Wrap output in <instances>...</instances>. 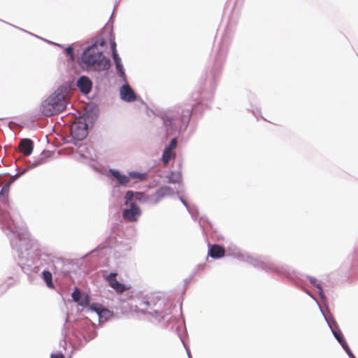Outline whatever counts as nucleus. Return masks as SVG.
<instances>
[{
    "mask_svg": "<svg viewBox=\"0 0 358 358\" xmlns=\"http://www.w3.org/2000/svg\"><path fill=\"white\" fill-rule=\"evenodd\" d=\"M96 43H97L98 44V47L101 49V48H103L105 44H106V42L104 41H96Z\"/></svg>",
    "mask_w": 358,
    "mask_h": 358,
    "instance_id": "nucleus-39",
    "label": "nucleus"
},
{
    "mask_svg": "<svg viewBox=\"0 0 358 358\" xmlns=\"http://www.w3.org/2000/svg\"><path fill=\"white\" fill-rule=\"evenodd\" d=\"M174 193V190L168 186H164L158 189L152 194H145L141 192H134L128 190L124 196L126 199V203L129 201H138L140 203H145L150 206L157 205L166 196L171 195Z\"/></svg>",
    "mask_w": 358,
    "mask_h": 358,
    "instance_id": "nucleus-6",
    "label": "nucleus"
},
{
    "mask_svg": "<svg viewBox=\"0 0 358 358\" xmlns=\"http://www.w3.org/2000/svg\"><path fill=\"white\" fill-rule=\"evenodd\" d=\"M109 173L111 176L116 180V186L127 187L129 183V177L122 174L120 171L114 169H110Z\"/></svg>",
    "mask_w": 358,
    "mask_h": 358,
    "instance_id": "nucleus-14",
    "label": "nucleus"
},
{
    "mask_svg": "<svg viewBox=\"0 0 358 358\" xmlns=\"http://www.w3.org/2000/svg\"><path fill=\"white\" fill-rule=\"evenodd\" d=\"M117 273L116 272L110 273L105 277V280L108 282V285L113 288L117 293L121 294L129 289L124 284L119 282L117 280Z\"/></svg>",
    "mask_w": 358,
    "mask_h": 358,
    "instance_id": "nucleus-11",
    "label": "nucleus"
},
{
    "mask_svg": "<svg viewBox=\"0 0 358 358\" xmlns=\"http://www.w3.org/2000/svg\"><path fill=\"white\" fill-rule=\"evenodd\" d=\"M342 348L345 350V352L347 353V355H348L349 357H352V355H354L352 354V351L350 350L348 343L345 344L344 346H343Z\"/></svg>",
    "mask_w": 358,
    "mask_h": 358,
    "instance_id": "nucleus-32",
    "label": "nucleus"
},
{
    "mask_svg": "<svg viewBox=\"0 0 358 358\" xmlns=\"http://www.w3.org/2000/svg\"><path fill=\"white\" fill-rule=\"evenodd\" d=\"M324 317L328 324V326L331 329L334 338L340 343V345L343 347L344 346L345 344H347L344 336L341 329H339L336 322L333 319L331 320H329L324 315Z\"/></svg>",
    "mask_w": 358,
    "mask_h": 358,
    "instance_id": "nucleus-12",
    "label": "nucleus"
},
{
    "mask_svg": "<svg viewBox=\"0 0 358 358\" xmlns=\"http://www.w3.org/2000/svg\"><path fill=\"white\" fill-rule=\"evenodd\" d=\"M13 27L17 28V27H16V26H13ZM17 29H20V30H22V31H23L26 32V33H28V34H31V35H32V36H35V37H38V36H36V35H35V34H31V33L29 32L28 31L24 30V29H21V28H19V27H17Z\"/></svg>",
    "mask_w": 358,
    "mask_h": 358,
    "instance_id": "nucleus-44",
    "label": "nucleus"
},
{
    "mask_svg": "<svg viewBox=\"0 0 358 358\" xmlns=\"http://www.w3.org/2000/svg\"><path fill=\"white\" fill-rule=\"evenodd\" d=\"M65 53L67 55L70 56L72 59H74L73 48V47L71 45L68 46L65 49Z\"/></svg>",
    "mask_w": 358,
    "mask_h": 358,
    "instance_id": "nucleus-30",
    "label": "nucleus"
},
{
    "mask_svg": "<svg viewBox=\"0 0 358 358\" xmlns=\"http://www.w3.org/2000/svg\"><path fill=\"white\" fill-rule=\"evenodd\" d=\"M308 295H309L312 299H313L316 301L317 304V305L319 306V307H320V309L321 312L322 313V314H323V315H324V313H323V311H322V308H321V306H320V305L319 302L317 301V299L313 296V295H312V294H311V293H309V294H308Z\"/></svg>",
    "mask_w": 358,
    "mask_h": 358,
    "instance_id": "nucleus-38",
    "label": "nucleus"
},
{
    "mask_svg": "<svg viewBox=\"0 0 358 358\" xmlns=\"http://www.w3.org/2000/svg\"><path fill=\"white\" fill-rule=\"evenodd\" d=\"M128 177H129V180L131 178L136 179L138 181H144L147 179V174L133 171L129 173Z\"/></svg>",
    "mask_w": 358,
    "mask_h": 358,
    "instance_id": "nucleus-23",
    "label": "nucleus"
},
{
    "mask_svg": "<svg viewBox=\"0 0 358 358\" xmlns=\"http://www.w3.org/2000/svg\"><path fill=\"white\" fill-rule=\"evenodd\" d=\"M25 171L24 170L23 172H22V174L24 173ZM22 175V173H16L15 174L14 176H13L9 180L10 181H12V183L17 179L20 176Z\"/></svg>",
    "mask_w": 358,
    "mask_h": 358,
    "instance_id": "nucleus-36",
    "label": "nucleus"
},
{
    "mask_svg": "<svg viewBox=\"0 0 358 358\" xmlns=\"http://www.w3.org/2000/svg\"><path fill=\"white\" fill-rule=\"evenodd\" d=\"M82 62L90 69L96 71H106L110 67V60L103 55L102 49L94 43L87 47L81 55Z\"/></svg>",
    "mask_w": 358,
    "mask_h": 358,
    "instance_id": "nucleus-5",
    "label": "nucleus"
},
{
    "mask_svg": "<svg viewBox=\"0 0 358 358\" xmlns=\"http://www.w3.org/2000/svg\"><path fill=\"white\" fill-rule=\"evenodd\" d=\"M103 248H103V247H102V246H101V245H100V246H98L96 249H94V250H92V251L90 252V253H94V252H96V251H99V250H102V249H103Z\"/></svg>",
    "mask_w": 358,
    "mask_h": 358,
    "instance_id": "nucleus-43",
    "label": "nucleus"
},
{
    "mask_svg": "<svg viewBox=\"0 0 358 358\" xmlns=\"http://www.w3.org/2000/svg\"><path fill=\"white\" fill-rule=\"evenodd\" d=\"M44 163V159L43 157H38V159H35L32 164H31L30 167L31 168H35L42 164Z\"/></svg>",
    "mask_w": 358,
    "mask_h": 358,
    "instance_id": "nucleus-28",
    "label": "nucleus"
},
{
    "mask_svg": "<svg viewBox=\"0 0 358 358\" xmlns=\"http://www.w3.org/2000/svg\"><path fill=\"white\" fill-rule=\"evenodd\" d=\"M120 96L122 101L125 102H133L136 100L137 96L131 87L128 84L127 80L120 88Z\"/></svg>",
    "mask_w": 358,
    "mask_h": 358,
    "instance_id": "nucleus-13",
    "label": "nucleus"
},
{
    "mask_svg": "<svg viewBox=\"0 0 358 358\" xmlns=\"http://www.w3.org/2000/svg\"><path fill=\"white\" fill-rule=\"evenodd\" d=\"M116 73L117 76L120 78V80L123 83H126L127 81V76L125 73V69L124 68V66L122 63L115 64Z\"/></svg>",
    "mask_w": 358,
    "mask_h": 358,
    "instance_id": "nucleus-22",
    "label": "nucleus"
},
{
    "mask_svg": "<svg viewBox=\"0 0 358 358\" xmlns=\"http://www.w3.org/2000/svg\"><path fill=\"white\" fill-rule=\"evenodd\" d=\"M175 157L176 155L173 151L164 149L162 154V160L164 164H167L170 160L173 158H175Z\"/></svg>",
    "mask_w": 358,
    "mask_h": 358,
    "instance_id": "nucleus-24",
    "label": "nucleus"
},
{
    "mask_svg": "<svg viewBox=\"0 0 358 358\" xmlns=\"http://www.w3.org/2000/svg\"><path fill=\"white\" fill-rule=\"evenodd\" d=\"M177 145L178 141L176 138H173L171 140L169 145L165 149L173 151V150L177 147Z\"/></svg>",
    "mask_w": 358,
    "mask_h": 358,
    "instance_id": "nucleus-26",
    "label": "nucleus"
},
{
    "mask_svg": "<svg viewBox=\"0 0 358 358\" xmlns=\"http://www.w3.org/2000/svg\"><path fill=\"white\" fill-rule=\"evenodd\" d=\"M90 310L96 313L100 321H106L113 315L112 312L99 306L97 303L91 304Z\"/></svg>",
    "mask_w": 358,
    "mask_h": 358,
    "instance_id": "nucleus-17",
    "label": "nucleus"
},
{
    "mask_svg": "<svg viewBox=\"0 0 358 358\" xmlns=\"http://www.w3.org/2000/svg\"><path fill=\"white\" fill-rule=\"evenodd\" d=\"M179 199L181 203L185 206L189 214L193 215V213L192 212V208L188 206L187 203L181 196H180Z\"/></svg>",
    "mask_w": 358,
    "mask_h": 358,
    "instance_id": "nucleus-33",
    "label": "nucleus"
},
{
    "mask_svg": "<svg viewBox=\"0 0 358 358\" xmlns=\"http://www.w3.org/2000/svg\"><path fill=\"white\" fill-rule=\"evenodd\" d=\"M71 134L74 143L85 139L88 134V124L85 117H80L71 127Z\"/></svg>",
    "mask_w": 358,
    "mask_h": 358,
    "instance_id": "nucleus-9",
    "label": "nucleus"
},
{
    "mask_svg": "<svg viewBox=\"0 0 358 358\" xmlns=\"http://www.w3.org/2000/svg\"><path fill=\"white\" fill-rule=\"evenodd\" d=\"M112 53L114 52H117L116 50V43L115 42H113L110 45Z\"/></svg>",
    "mask_w": 358,
    "mask_h": 358,
    "instance_id": "nucleus-40",
    "label": "nucleus"
},
{
    "mask_svg": "<svg viewBox=\"0 0 358 358\" xmlns=\"http://www.w3.org/2000/svg\"><path fill=\"white\" fill-rule=\"evenodd\" d=\"M305 292H306V293L307 294H308L309 293H310V292L309 291H308V290H306Z\"/></svg>",
    "mask_w": 358,
    "mask_h": 358,
    "instance_id": "nucleus-46",
    "label": "nucleus"
},
{
    "mask_svg": "<svg viewBox=\"0 0 358 358\" xmlns=\"http://www.w3.org/2000/svg\"><path fill=\"white\" fill-rule=\"evenodd\" d=\"M112 57L115 64L122 63V59L119 56L117 52H114L112 53Z\"/></svg>",
    "mask_w": 358,
    "mask_h": 358,
    "instance_id": "nucleus-29",
    "label": "nucleus"
},
{
    "mask_svg": "<svg viewBox=\"0 0 358 358\" xmlns=\"http://www.w3.org/2000/svg\"><path fill=\"white\" fill-rule=\"evenodd\" d=\"M55 269H43L40 273L43 280L45 281L46 285L50 288H53L54 285L52 282V272Z\"/></svg>",
    "mask_w": 358,
    "mask_h": 358,
    "instance_id": "nucleus-20",
    "label": "nucleus"
},
{
    "mask_svg": "<svg viewBox=\"0 0 358 358\" xmlns=\"http://www.w3.org/2000/svg\"><path fill=\"white\" fill-rule=\"evenodd\" d=\"M194 105L189 103L178 105L155 113L162 121L167 135H174L186 130L190 121Z\"/></svg>",
    "mask_w": 358,
    "mask_h": 358,
    "instance_id": "nucleus-2",
    "label": "nucleus"
},
{
    "mask_svg": "<svg viewBox=\"0 0 358 358\" xmlns=\"http://www.w3.org/2000/svg\"><path fill=\"white\" fill-rule=\"evenodd\" d=\"M208 255L213 259H219L224 256L225 250L223 247L214 244L209 245Z\"/></svg>",
    "mask_w": 358,
    "mask_h": 358,
    "instance_id": "nucleus-19",
    "label": "nucleus"
},
{
    "mask_svg": "<svg viewBox=\"0 0 358 358\" xmlns=\"http://www.w3.org/2000/svg\"><path fill=\"white\" fill-rule=\"evenodd\" d=\"M169 306V304H166L164 300H158L157 303H152L148 300H141L136 306L135 310L143 313H148L155 318H164L166 315L169 312L165 306Z\"/></svg>",
    "mask_w": 358,
    "mask_h": 358,
    "instance_id": "nucleus-7",
    "label": "nucleus"
},
{
    "mask_svg": "<svg viewBox=\"0 0 358 358\" xmlns=\"http://www.w3.org/2000/svg\"><path fill=\"white\" fill-rule=\"evenodd\" d=\"M20 151L25 156H29L34 149V143L29 138H22L19 143Z\"/></svg>",
    "mask_w": 358,
    "mask_h": 358,
    "instance_id": "nucleus-18",
    "label": "nucleus"
},
{
    "mask_svg": "<svg viewBox=\"0 0 358 358\" xmlns=\"http://www.w3.org/2000/svg\"><path fill=\"white\" fill-rule=\"evenodd\" d=\"M192 212L193 213V215L192 214H190L192 215V217L193 219H196V215H197V211L196 210H193L192 209Z\"/></svg>",
    "mask_w": 358,
    "mask_h": 358,
    "instance_id": "nucleus-42",
    "label": "nucleus"
},
{
    "mask_svg": "<svg viewBox=\"0 0 358 358\" xmlns=\"http://www.w3.org/2000/svg\"><path fill=\"white\" fill-rule=\"evenodd\" d=\"M77 87L83 94H87L92 90V82L87 76H82L77 80Z\"/></svg>",
    "mask_w": 358,
    "mask_h": 358,
    "instance_id": "nucleus-16",
    "label": "nucleus"
},
{
    "mask_svg": "<svg viewBox=\"0 0 358 358\" xmlns=\"http://www.w3.org/2000/svg\"><path fill=\"white\" fill-rule=\"evenodd\" d=\"M0 225L8 231L7 236L13 241V237L19 239L16 243L19 264L26 273L39 274L43 269H55L54 257L37 252V245L28 241L25 224L19 215L13 212L12 215L6 210H0Z\"/></svg>",
    "mask_w": 358,
    "mask_h": 358,
    "instance_id": "nucleus-1",
    "label": "nucleus"
},
{
    "mask_svg": "<svg viewBox=\"0 0 358 358\" xmlns=\"http://www.w3.org/2000/svg\"><path fill=\"white\" fill-rule=\"evenodd\" d=\"M350 358H356L354 355L352 357H350Z\"/></svg>",
    "mask_w": 358,
    "mask_h": 358,
    "instance_id": "nucleus-47",
    "label": "nucleus"
},
{
    "mask_svg": "<svg viewBox=\"0 0 358 358\" xmlns=\"http://www.w3.org/2000/svg\"><path fill=\"white\" fill-rule=\"evenodd\" d=\"M124 205L127 208L122 212L123 219L129 222H137L142 215L140 207L134 201H129L126 203V199H124Z\"/></svg>",
    "mask_w": 358,
    "mask_h": 358,
    "instance_id": "nucleus-10",
    "label": "nucleus"
},
{
    "mask_svg": "<svg viewBox=\"0 0 358 358\" xmlns=\"http://www.w3.org/2000/svg\"><path fill=\"white\" fill-rule=\"evenodd\" d=\"M167 178L169 183H179L181 181V174L180 172H171Z\"/></svg>",
    "mask_w": 358,
    "mask_h": 358,
    "instance_id": "nucleus-25",
    "label": "nucleus"
},
{
    "mask_svg": "<svg viewBox=\"0 0 358 358\" xmlns=\"http://www.w3.org/2000/svg\"><path fill=\"white\" fill-rule=\"evenodd\" d=\"M8 194V192H6V191H3V187L1 188L0 189V195L2 196H6Z\"/></svg>",
    "mask_w": 358,
    "mask_h": 358,
    "instance_id": "nucleus-41",
    "label": "nucleus"
},
{
    "mask_svg": "<svg viewBox=\"0 0 358 358\" xmlns=\"http://www.w3.org/2000/svg\"><path fill=\"white\" fill-rule=\"evenodd\" d=\"M73 300L82 307H87L90 304V298L87 294H82L81 292L76 288L71 294Z\"/></svg>",
    "mask_w": 358,
    "mask_h": 358,
    "instance_id": "nucleus-15",
    "label": "nucleus"
},
{
    "mask_svg": "<svg viewBox=\"0 0 358 358\" xmlns=\"http://www.w3.org/2000/svg\"><path fill=\"white\" fill-rule=\"evenodd\" d=\"M12 184V181H10L9 180L8 181L4 182L3 185V191H6L7 192H9L10 186Z\"/></svg>",
    "mask_w": 358,
    "mask_h": 358,
    "instance_id": "nucleus-31",
    "label": "nucleus"
},
{
    "mask_svg": "<svg viewBox=\"0 0 358 358\" xmlns=\"http://www.w3.org/2000/svg\"><path fill=\"white\" fill-rule=\"evenodd\" d=\"M68 104L67 88L60 86L42 102L41 111L43 115L50 117L63 112Z\"/></svg>",
    "mask_w": 358,
    "mask_h": 358,
    "instance_id": "nucleus-4",
    "label": "nucleus"
},
{
    "mask_svg": "<svg viewBox=\"0 0 358 358\" xmlns=\"http://www.w3.org/2000/svg\"><path fill=\"white\" fill-rule=\"evenodd\" d=\"M182 343H183V345L187 351V356L189 358H192L191 357V354H190V351H189V347L185 344V343L184 342V341L182 339H181Z\"/></svg>",
    "mask_w": 358,
    "mask_h": 358,
    "instance_id": "nucleus-37",
    "label": "nucleus"
},
{
    "mask_svg": "<svg viewBox=\"0 0 358 358\" xmlns=\"http://www.w3.org/2000/svg\"><path fill=\"white\" fill-rule=\"evenodd\" d=\"M96 332L95 331H92L88 333L87 334L84 335L83 338L86 342H88V341L94 339V338H96Z\"/></svg>",
    "mask_w": 358,
    "mask_h": 358,
    "instance_id": "nucleus-27",
    "label": "nucleus"
},
{
    "mask_svg": "<svg viewBox=\"0 0 358 358\" xmlns=\"http://www.w3.org/2000/svg\"><path fill=\"white\" fill-rule=\"evenodd\" d=\"M52 44L55 45H57V46H59V47H62L61 45L58 44V43H52Z\"/></svg>",
    "mask_w": 358,
    "mask_h": 358,
    "instance_id": "nucleus-45",
    "label": "nucleus"
},
{
    "mask_svg": "<svg viewBox=\"0 0 358 358\" xmlns=\"http://www.w3.org/2000/svg\"><path fill=\"white\" fill-rule=\"evenodd\" d=\"M228 255L238 260L250 264L255 268L262 269L267 273L280 275L289 273L288 266L285 264H277L271 261L270 257L243 251L238 246L230 243L227 248Z\"/></svg>",
    "mask_w": 358,
    "mask_h": 358,
    "instance_id": "nucleus-3",
    "label": "nucleus"
},
{
    "mask_svg": "<svg viewBox=\"0 0 358 358\" xmlns=\"http://www.w3.org/2000/svg\"><path fill=\"white\" fill-rule=\"evenodd\" d=\"M1 201L6 205L8 208H10L9 205V199L8 195L2 196Z\"/></svg>",
    "mask_w": 358,
    "mask_h": 358,
    "instance_id": "nucleus-35",
    "label": "nucleus"
},
{
    "mask_svg": "<svg viewBox=\"0 0 358 358\" xmlns=\"http://www.w3.org/2000/svg\"><path fill=\"white\" fill-rule=\"evenodd\" d=\"M50 358H65L64 355L62 352L52 353Z\"/></svg>",
    "mask_w": 358,
    "mask_h": 358,
    "instance_id": "nucleus-34",
    "label": "nucleus"
},
{
    "mask_svg": "<svg viewBox=\"0 0 358 358\" xmlns=\"http://www.w3.org/2000/svg\"><path fill=\"white\" fill-rule=\"evenodd\" d=\"M308 279H309V281L313 285L315 286V287L317 288L318 289V294L320 297V299L322 300H324L325 299V295H324V291H323V289L321 286V284L320 282H318L317 279L314 278V277H312V276H308L307 277Z\"/></svg>",
    "mask_w": 358,
    "mask_h": 358,
    "instance_id": "nucleus-21",
    "label": "nucleus"
},
{
    "mask_svg": "<svg viewBox=\"0 0 358 358\" xmlns=\"http://www.w3.org/2000/svg\"><path fill=\"white\" fill-rule=\"evenodd\" d=\"M228 45L220 48L215 57L211 70L205 80V85L208 86L210 90H214L216 86V78L222 71V66L227 55Z\"/></svg>",
    "mask_w": 358,
    "mask_h": 358,
    "instance_id": "nucleus-8",
    "label": "nucleus"
}]
</instances>
